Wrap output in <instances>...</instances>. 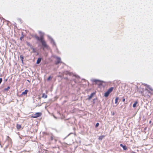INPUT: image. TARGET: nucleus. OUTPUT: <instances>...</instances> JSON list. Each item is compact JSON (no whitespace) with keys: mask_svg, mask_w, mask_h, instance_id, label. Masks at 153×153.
<instances>
[{"mask_svg":"<svg viewBox=\"0 0 153 153\" xmlns=\"http://www.w3.org/2000/svg\"><path fill=\"white\" fill-rule=\"evenodd\" d=\"M27 44L28 46H31L30 44V43L29 42H27Z\"/></svg>","mask_w":153,"mask_h":153,"instance_id":"obj_21","label":"nucleus"},{"mask_svg":"<svg viewBox=\"0 0 153 153\" xmlns=\"http://www.w3.org/2000/svg\"><path fill=\"white\" fill-rule=\"evenodd\" d=\"M24 38V36L23 35L20 38V39L22 41V39L23 38Z\"/></svg>","mask_w":153,"mask_h":153,"instance_id":"obj_19","label":"nucleus"},{"mask_svg":"<svg viewBox=\"0 0 153 153\" xmlns=\"http://www.w3.org/2000/svg\"><path fill=\"white\" fill-rule=\"evenodd\" d=\"M48 96L47 95L43 93L42 94V98H47Z\"/></svg>","mask_w":153,"mask_h":153,"instance_id":"obj_11","label":"nucleus"},{"mask_svg":"<svg viewBox=\"0 0 153 153\" xmlns=\"http://www.w3.org/2000/svg\"><path fill=\"white\" fill-rule=\"evenodd\" d=\"M120 146L122 147L124 150H126L127 149V147L126 146L123 145L122 144H120Z\"/></svg>","mask_w":153,"mask_h":153,"instance_id":"obj_6","label":"nucleus"},{"mask_svg":"<svg viewBox=\"0 0 153 153\" xmlns=\"http://www.w3.org/2000/svg\"><path fill=\"white\" fill-rule=\"evenodd\" d=\"M152 122H151V121H150L149 122V123H151Z\"/></svg>","mask_w":153,"mask_h":153,"instance_id":"obj_25","label":"nucleus"},{"mask_svg":"<svg viewBox=\"0 0 153 153\" xmlns=\"http://www.w3.org/2000/svg\"><path fill=\"white\" fill-rule=\"evenodd\" d=\"M93 81L94 82L96 83H100V81L98 80L94 79L93 80Z\"/></svg>","mask_w":153,"mask_h":153,"instance_id":"obj_14","label":"nucleus"},{"mask_svg":"<svg viewBox=\"0 0 153 153\" xmlns=\"http://www.w3.org/2000/svg\"><path fill=\"white\" fill-rule=\"evenodd\" d=\"M42 115L41 112H37L31 116V117L36 118L40 117Z\"/></svg>","mask_w":153,"mask_h":153,"instance_id":"obj_2","label":"nucleus"},{"mask_svg":"<svg viewBox=\"0 0 153 153\" xmlns=\"http://www.w3.org/2000/svg\"><path fill=\"white\" fill-rule=\"evenodd\" d=\"M43 38V37L42 36H41L40 37H39L38 36H35V38L37 39V40H39L40 41L41 40H42V39Z\"/></svg>","mask_w":153,"mask_h":153,"instance_id":"obj_7","label":"nucleus"},{"mask_svg":"<svg viewBox=\"0 0 153 153\" xmlns=\"http://www.w3.org/2000/svg\"><path fill=\"white\" fill-rule=\"evenodd\" d=\"M16 128H17L19 130V129H20L21 127V125L18 124H17L16 125Z\"/></svg>","mask_w":153,"mask_h":153,"instance_id":"obj_13","label":"nucleus"},{"mask_svg":"<svg viewBox=\"0 0 153 153\" xmlns=\"http://www.w3.org/2000/svg\"><path fill=\"white\" fill-rule=\"evenodd\" d=\"M105 137V136L104 135L100 136L99 137V140H102Z\"/></svg>","mask_w":153,"mask_h":153,"instance_id":"obj_10","label":"nucleus"},{"mask_svg":"<svg viewBox=\"0 0 153 153\" xmlns=\"http://www.w3.org/2000/svg\"><path fill=\"white\" fill-rule=\"evenodd\" d=\"M51 79V77L50 76L47 79L48 81L50 80Z\"/></svg>","mask_w":153,"mask_h":153,"instance_id":"obj_22","label":"nucleus"},{"mask_svg":"<svg viewBox=\"0 0 153 153\" xmlns=\"http://www.w3.org/2000/svg\"><path fill=\"white\" fill-rule=\"evenodd\" d=\"M99 123H97L96 124L95 127L96 128L97 127L99 126Z\"/></svg>","mask_w":153,"mask_h":153,"instance_id":"obj_20","label":"nucleus"},{"mask_svg":"<svg viewBox=\"0 0 153 153\" xmlns=\"http://www.w3.org/2000/svg\"><path fill=\"white\" fill-rule=\"evenodd\" d=\"M131 153H136L135 152H132Z\"/></svg>","mask_w":153,"mask_h":153,"instance_id":"obj_24","label":"nucleus"},{"mask_svg":"<svg viewBox=\"0 0 153 153\" xmlns=\"http://www.w3.org/2000/svg\"><path fill=\"white\" fill-rule=\"evenodd\" d=\"M40 42L42 43V45L43 47L46 48H48V46L46 44V42L44 39L43 38L42 39V40H41Z\"/></svg>","mask_w":153,"mask_h":153,"instance_id":"obj_3","label":"nucleus"},{"mask_svg":"<svg viewBox=\"0 0 153 153\" xmlns=\"http://www.w3.org/2000/svg\"><path fill=\"white\" fill-rule=\"evenodd\" d=\"M51 139L52 140L53 139V138L52 137H51Z\"/></svg>","mask_w":153,"mask_h":153,"instance_id":"obj_26","label":"nucleus"},{"mask_svg":"<svg viewBox=\"0 0 153 153\" xmlns=\"http://www.w3.org/2000/svg\"><path fill=\"white\" fill-rule=\"evenodd\" d=\"M119 99V98L118 97H116L115 100V103L117 104V103L118 100Z\"/></svg>","mask_w":153,"mask_h":153,"instance_id":"obj_16","label":"nucleus"},{"mask_svg":"<svg viewBox=\"0 0 153 153\" xmlns=\"http://www.w3.org/2000/svg\"><path fill=\"white\" fill-rule=\"evenodd\" d=\"M20 58L21 60L22 61V62H23V59H24V57H23V56H22V55H21L20 56Z\"/></svg>","mask_w":153,"mask_h":153,"instance_id":"obj_17","label":"nucleus"},{"mask_svg":"<svg viewBox=\"0 0 153 153\" xmlns=\"http://www.w3.org/2000/svg\"><path fill=\"white\" fill-rule=\"evenodd\" d=\"M61 62V59L60 58L57 57L56 58V61L55 62L56 64H57Z\"/></svg>","mask_w":153,"mask_h":153,"instance_id":"obj_4","label":"nucleus"},{"mask_svg":"<svg viewBox=\"0 0 153 153\" xmlns=\"http://www.w3.org/2000/svg\"><path fill=\"white\" fill-rule=\"evenodd\" d=\"M138 103V102L137 101H135L133 105V107L135 108L136 106V105Z\"/></svg>","mask_w":153,"mask_h":153,"instance_id":"obj_9","label":"nucleus"},{"mask_svg":"<svg viewBox=\"0 0 153 153\" xmlns=\"http://www.w3.org/2000/svg\"><path fill=\"white\" fill-rule=\"evenodd\" d=\"M125 98H123V101L124 102L125 101Z\"/></svg>","mask_w":153,"mask_h":153,"instance_id":"obj_23","label":"nucleus"},{"mask_svg":"<svg viewBox=\"0 0 153 153\" xmlns=\"http://www.w3.org/2000/svg\"><path fill=\"white\" fill-rule=\"evenodd\" d=\"M41 61V58H39L37 61L36 63L37 64H38Z\"/></svg>","mask_w":153,"mask_h":153,"instance_id":"obj_12","label":"nucleus"},{"mask_svg":"<svg viewBox=\"0 0 153 153\" xmlns=\"http://www.w3.org/2000/svg\"><path fill=\"white\" fill-rule=\"evenodd\" d=\"M10 87L8 86L7 87V88H4V91H7L10 89Z\"/></svg>","mask_w":153,"mask_h":153,"instance_id":"obj_15","label":"nucleus"},{"mask_svg":"<svg viewBox=\"0 0 153 153\" xmlns=\"http://www.w3.org/2000/svg\"><path fill=\"white\" fill-rule=\"evenodd\" d=\"M151 91H153V89H152L149 86L147 87Z\"/></svg>","mask_w":153,"mask_h":153,"instance_id":"obj_18","label":"nucleus"},{"mask_svg":"<svg viewBox=\"0 0 153 153\" xmlns=\"http://www.w3.org/2000/svg\"><path fill=\"white\" fill-rule=\"evenodd\" d=\"M113 87H111L109 88L108 91L105 93L104 96L105 97H108L110 93H111L113 90Z\"/></svg>","mask_w":153,"mask_h":153,"instance_id":"obj_1","label":"nucleus"},{"mask_svg":"<svg viewBox=\"0 0 153 153\" xmlns=\"http://www.w3.org/2000/svg\"><path fill=\"white\" fill-rule=\"evenodd\" d=\"M28 92V90H25V91L23 92H22V95H26L27 94V92Z\"/></svg>","mask_w":153,"mask_h":153,"instance_id":"obj_8","label":"nucleus"},{"mask_svg":"<svg viewBox=\"0 0 153 153\" xmlns=\"http://www.w3.org/2000/svg\"><path fill=\"white\" fill-rule=\"evenodd\" d=\"M95 94V93H92L91 94H90V95L89 96L88 98V99L89 100H90V99H91L92 97H93V96Z\"/></svg>","mask_w":153,"mask_h":153,"instance_id":"obj_5","label":"nucleus"}]
</instances>
